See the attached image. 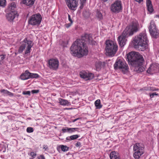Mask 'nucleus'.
<instances>
[{
    "label": "nucleus",
    "instance_id": "obj_36",
    "mask_svg": "<svg viewBox=\"0 0 159 159\" xmlns=\"http://www.w3.org/2000/svg\"><path fill=\"white\" fill-rule=\"evenodd\" d=\"M22 94L24 95H30V91H25L23 92Z\"/></svg>",
    "mask_w": 159,
    "mask_h": 159
},
{
    "label": "nucleus",
    "instance_id": "obj_8",
    "mask_svg": "<svg viewBox=\"0 0 159 159\" xmlns=\"http://www.w3.org/2000/svg\"><path fill=\"white\" fill-rule=\"evenodd\" d=\"M115 69L121 70L124 73L128 71L129 68L127 64L124 61L121 59L117 60L114 65Z\"/></svg>",
    "mask_w": 159,
    "mask_h": 159
},
{
    "label": "nucleus",
    "instance_id": "obj_43",
    "mask_svg": "<svg viewBox=\"0 0 159 159\" xmlns=\"http://www.w3.org/2000/svg\"><path fill=\"white\" fill-rule=\"evenodd\" d=\"M81 145V143L80 142H77L76 144H75V146L76 147H79V146H80Z\"/></svg>",
    "mask_w": 159,
    "mask_h": 159
},
{
    "label": "nucleus",
    "instance_id": "obj_17",
    "mask_svg": "<svg viewBox=\"0 0 159 159\" xmlns=\"http://www.w3.org/2000/svg\"><path fill=\"white\" fill-rule=\"evenodd\" d=\"M157 67L156 65L152 64L148 68L147 72L149 73L153 74L157 72Z\"/></svg>",
    "mask_w": 159,
    "mask_h": 159
},
{
    "label": "nucleus",
    "instance_id": "obj_34",
    "mask_svg": "<svg viewBox=\"0 0 159 159\" xmlns=\"http://www.w3.org/2000/svg\"><path fill=\"white\" fill-rule=\"evenodd\" d=\"M30 155L32 157L30 159H33L36 156V154L33 152H31L30 153Z\"/></svg>",
    "mask_w": 159,
    "mask_h": 159
},
{
    "label": "nucleus",
    "instance_id": "obj_32",
    "mask_svg": "<svg viewBox=\"0 0 159 159\" xmlns=\"http://www.w3.org/2000/svg\"><path fill=\"white\" fill-rule=\"evenodd\" d=\"M6 0H0V6L4 7L6 5Z\"/></svg>",
    "mask_w": 159,
    "mask_h": 159
},
{
    "label": "nucleus",
    "instance_id": "obj_3",
    "mask_svg": "<svg viewBox=\"0 0 159 159\" xmlns=\"http://www.w3.org/2000/svg\"><path fill=\"white\" fill-rule=\"evenodd\" d=\"M134 41L136 48H138L141 51L145 50L147 47L148 41L146 33L143 32L140 33L135 37Z\"/></svg>",
    "mask_w": 159,
    "mask_h": 159
},
{
    "label": "nucleus",
    "instance_id": "obj_39",
    "mask_svg": "<svg viewBox=\"0 0 159 159\" xmlns=\"http://www.w3.org/2000/svg\"><path fill=\"white\" fill-rule=\"evenodd\" d=\"M39 92V90H33L31 91V92L33 93H38Z\"/></svg>",
    "mask_w": 159,
    "mask_h": 159
},
{
    "label": "nucleus",
    "instance_id": "obj_31",
    "mask_svg": "<svg viewBox=\"0 0 159 159\" xmlns=\"http://www.w3.org/2000/svg\"><path fill=\"white\" fill-rule=\"evenodd\" d=\"M39 77V75L37 74L30 73V78H37Z\"/></svg>",
    "mask_w": 159,
    "mask_h": 159
},
{
    "label": "nucleus",
    "instance_id": "obj_19",
    "mask_svg": "<svg viewBox=\"0 0 159 159\" xmlns=\"http://www.w3.org/2000/svg\"><path fill=\"white\" fill-rule=\"evenodd\" d=\"M146 5L148 11L150 12H152L153 11V9L151 2L150 0H147Z\"/></svg>",
    "mask_w": 159,
    "mask_h": 159
},
{
    "label": "nucleus",
    "instance_id": "obj_47",
    "mask_svg": "<svg viewBox=\"0 0 159 159\" xmlns=\"http://www.w3.org/2000/svg\"><path fill=\"white\" fill-rule=\"evenodd\" d=\"M80 119V118H76L75 119V121H76L77 120H78L79 119Z\"/></svg>",
    "mask_w": 159,
    "mask_h": 159
},
{
    "label": "nucleus",
    "instance_id": "obj_40",
    "mask_svg": "<svg viewBox=\"0 0 159 159\" xmlns=\"http://www.w3.org/2000/svg\"><path fill=\"white\" fill-rule=\"evenodd\" d=\"M43 148L44 149L45 151H46L48 149V147L47 145H44L43 146Z\"/></svg>",
    "mask_w": 159,
    "mask_h": 159
},
{
    "label": "nucleus",
    "instance_id": "obj_5",
    "mask_svg": "<svg viewBox=\"0 0 159 159\" xmlns=\"http://www.w3.org/2000/svg\"><path fill=\"white\" fill-rule=\"evenodd\" d=\"M33 46L32 42L30 40H28L26 39H25L21 43L18 52L19 53H21L26 49L25 53V54L29 53L30 52L31 49Z\"/></svg>",
    "mask_w": 159,
    "mask_h": 159
},
{
    "label": "nucleus",
    "instance_id": "obj_41",
    "mask_svg": "<svg viewBox=\"0 0 159 159\" xmlns=\"http://www.w3.org/2000/svg\"><path fill=\"white\" fill-rule=\"evenodd\" d=\"M68 20L70 21V23H71V24H72L73 21L70 18V15L69 14L68 15Z\"/></svg>",
    "mask_w": 159,
    "mask_h": 159
},
{
    "label": "nucleus",
    "instance_id": "obj_10",
    "mask_svg": "<svg viewBox=\"0 0 159 159\" xmlns=\"http://www.w3.org/2000/svg\"><path fill=\"white\" fill-rule=\"evenodd\" d=\"M148 29L150 35L155 38H157L159 33V31L157 29L153 20L151 21L149 24Z\"/></svg>",
    "mask_w": 159,
    "mask_h": 159
},
{
    "label": "nucleus",
    "instance_id": "obj_29",
    "mask_svg": "<svg viewBox=\"0 0 159 159\" xmlns=\"http://www.w3.org/2000/svg\"><path fill=\"white\" fill-rule=\"evenodd\" d=\"M63 133H69V128L67 127H65L61 129Z\"/></svg>",
    "mask_w": 159,
    "mask_h": 159
},
{
    "label": "nucleus",
    "instance_id": "obj_7",
    "mask_svg": "<svg viewBox=\"0 0 159 159\" xmlns=\"http://www.w3.org/2000/svg\"><path fill=\"white\" fill-rule=\"evenodd\" d=\"M139 28V23L137 22H134L131 25L126 27L124 31V33H126L129 35H132L134 32L138 31Z\"/></svg>",
    "mask_w": 159,
    "mask_h": 159
},
{
    "label": "nucleus",
    "instance_id": "obj_33",
    "mask_svg": "<svg viewBox=\"0 0 159 159\" xmlns=\"http://www.w3.org/2000/svg\"><path fill=\"white\" fill-rule=\"evenodd\" d=\"M26 131L27 132L30 133L33 132V128L32 127H29L27 128Z\"/></svg>",
    "mask_w": 159,
    "mask_h": 159
},
{
    "label": "nucleus",
    "instance_id": "obj_45",
    "mask_svg": "<svg viewBox=\"0 0 159 159\" xmlns=\"http://www.w3.org/2000/svg\"><path fill=\"white\" fill-rule=\"evenodd\" d=\"M136 2H138L139 3H140L142 2L143 0H135Z\"/></svg>",
    "mask_w": 159,
    "mask_h": 159
},
{
    "label": "nucleus",
    "instance_id": "obj_28",
    "mask_svg": "<svg viewBox=\"0 0 159 159\" xmlns=\"http://www.w3.org/2000/svg\"><path fill=\"white\" fill-rule=\"evenodd\" d=\"M79 129L78 128H69V133H72L75 131L79 132Z\"/></svg>",
    "mask_w": 159,
    "mask_h": 159
},
{
    "label": "nucleus",
    "instance_id": "obj_6",
    "mask_svg": "<svg viewBox=\"0 0 159 159\" xmlns=\"http://www.w3.org/2000/svg\"><path fill=\"white\" fill-rule=\"evenodd\" d=\"M144 145L141 143H135L133 146V156L135 159H139L144 153Z\"/></svg>",
    "mask_w": 159,
    "mask_h": 159
},
{
    "label": "nucleus",
    "instance_id": "obj_23",
    "mask_svg": "<svg viewBox=\"0 0 159 159\" xmlns=\"http://www.w3.org/2000/svg\"><path fill=\"white\" fill-rule=\"evenodd\" d=\"M0 92L3 95L7 96H13V94L7 90L2 89L1 90Z\"/></svg>",
    "mask_w": 159,
    "mask_h": 159
},
{
    "label": "nucleus",
    "instance_id": "obj_13",
    "mask_svg": "<svg viewBox=\"0 0 159 159\" xmlns=\"http://www.w3.org/2000/svg\"><path fill=\"white\" fill-rule=\"evenodd\" d=\"M80 75L81 78L85 79L86 80H91L94 77L93 74L84 71L80 72Z\"/></svg>",
    "mask_w": 159,
    "mask_h": 159
},
{
    "label": "nucleus",
    "instance_id": "obj_44",
    "mask_svg": "<svg viewBox=\"0 0 159 159\" xmlns=\"http://www.w3.org/2000/svg\"><path fill=\"white\" fill-rule=\"evenodd\" d=\"M81 5H83V4L85 2L86 0H80Z\"/></svg>",
    "mask_w": 159,
    "mask_h": 159
},
{
    "label": "nucleus",
    "instance_id": "obj_2",
    "mask_svg": "<svg viewBox=\"0 0 159 159\" xmlns=\"http://www.w3.org/2000/svg\"><path fill=\"white\" fill-rule=\"evenodd\" d=\"M127 58L129 65L134 67V70L137 72H141L144 70L142 63L144 59L142 55L138 52H131L127 55Z\"/></svg>",
    "mask_w": 159,
    "mask_h": 159
},
{
    "label": "nucleus",
    "instance_id": "obj_26",
    "mask_svg": "<svg viewBox=\"0 0 159 159\" xmlns=\"http://www.w3.org/2000/svg\"><path fill=\"white\" fill-rule=\"evenodd\" d=\"M94 104L97 109H100L102 107V105L101 104V102L100 99H98L96 101Z\"/></svg>",
    "mask_w": 159,
    "mask_h": 159
},
{
    "label": "nucleus",
    "instance_id": "obj_21",
    "mask_svg": "<svg viewBox=\"0 0 159 159\" xmlns=\"http://www.w3.org/2000/svg\"><path fill=\"white\" fill-rule=\"evenodd\" d=\"M16 7V5L15 2H12L10 3L8 6V10L10 11H15Z\"/></svg>",
    "mask_w": 159,
    "mask_h": 159
},
{
    "label": "nucleus",
    "instance_id": "obj_4",
    "mask_svg": "<svg viewBox=\"0 0 159 159\" xmlns=\"http://www.w3.org/2000/svg\"><path fill=\"white\" fill-rule=\"evenodd\" d=\"M106 53L109 56H113L118 49V46L116 43L111 40L107 41L106 42Z\"/></svg>",
    "mask_w": 159,
    "mask_h": 159
},
{
    "label": "nucleus",
    "instance_id": "obj_37",
    "mask_svg": "<svg viewBox=\"0 0 159 159\" xmlns=\"http://www.w3.org/2000/svg\"><path fill=\"white\" fill-rule=\"evenodd\" d=\"M5 58L4 56L3 55H0V65L1 64V61Z\"/></svg>",
    "mask_w": 159,
    "mask_h": 159
},
{
    "label": "nucleus",
    "instance_id": "obj_9",
    "mask_svg": "<svg viewBox=\"0 0 159 159\" xmlns=\"http://www.w3.org/2000/svg\"><path fill=\"white\" fill-rule=\"evenodd\" d=\"M110 9L111 12L115 13L121 11L122 9L121 2L120 1H116L111 5Z\"/></svg>",
    "mask_w": 159,
    "mask_h": 159
},
{
    "label": "nucleus",
    "instance_id": "obj_20",
    "mask_svg": "<svg viewBox=\"0 0 159 159\" xmlns=\"http://www.w3.org/2000/svg\"><path fill=\"white\" fill-rule=\"evenodd\" d=\"M110 159H120L118 154L115 151L112 152L110 153Z\"/></svg>",
    "mask_w": 159,
    "mask_h": 159
},
{
    "label": "nucleus",
    "instance_id": "obj_12",
    "mask_svg": "<svg viewBox=\"0 0 159 159\" xmlns=\"http://www.w3.org/2000/svg\"><path fill=\"white\" fill-rule=\"evenodd\" d=\"M59 61L57 59H51L48 61V67L53 70H56L59 66Z\"/></svg>",
    "mask_w": 159,
    "mask_h": 159
},
{
    "label": "nucleus",
    "instance_id": "obj_14",
    "mask_svg": "<svg viewBox=\"0 0 159 159\" xmlns=\"http://www.w3.org/2000/svg\"><path fill=\"white\" fill-rule=\"evenodd\" d=\"M67 6L70 9L74 10L78 5V0H65Z\"/></svg>",
    "mask_w": 159,
    "mask_h": 159
},
{
    "label": "nucleus",
    "instance_id": "obj_38",
    "mask_svg": "<svg viewBox=\"0 0 159 159\" xmlns=\"http://www.w3.org/2000/svg\"><path fill=\"white\" fill-rule=\"evenodd\" d=\"M157 95V94L156 93L154 92L152 93V94H150V96L151 98H152L154 96Z\"/></svg>",
    "mask_w": 159,
    "mask_h": 159
},
{
    "label": "nucleus",
    "instance_id": "obj_35",
    "mask_svg": "<svg viewBox=\"0 0 159 159\" xmlns=\"http://www.w3.org/2000/svg\"><path fill=\"white\" fill-rule=\"evenodd\" d=\"M102 64V63L101 62H99L97 63L96 64V68L98 69H100L101 67Z\"/></svg>",
    "mask_w": 159,
    "mask_h": 159
},
{
    "label": "nucleus",
    "instance_id": "obj_42",
    "mask_svg": "<svg viewBox=\"0 0 159 159\" xmlns=\"http://www.w3.org/2000/svg\"><path fill=\"white\" fill-rule=\"evenodd\" d=\"M72 24H71V23L66 24L65 25V26L67 28H68L69 27L71 26V25H72Z\"/></svg>",
    "mask_w": 159,
    "mask_h": 159
},
{
    "label": "nucleus",
    "instance_id": "obj_25",
    "mask_svg": "<svg viewBox=\"0 0 159 159\" xmlns=\"http://www.w3.org/2000/svg\"><path fill=\"white\" fill-rule=\"evenodd\" d=\"M59 101L60 104L62 105H66L69 103V102L66 99L60 98L59 99Z\"/></svg>",
    "mask_w": 159,
    "mask_h": 159
},
{
    "label": "nucleus",
    "instance_id": "obj_48",
    "mask_svg": "<svg viewBox=\"0 0 159 159\" xmlns=\"http://www.w3.org/2000/svg\"><path fill=\"white\" fill-rule=\"evenodd\" d=\"M72 122H75V119L74 120H72Z\"/></svg>",
    "mask_w": 159,
    "mask_h": 159
},
{
    "label": "nucleus",
    "instance_id": "obj_46",
    "mask_svg": "<svg viewBox=\"0 0 159 159\" xmlns=\"http://www.w3.org/2000/svg\"><path fill=\"white\" fill-rule=\"evenodd\" d=\"M40 157L41 158V159H45V158L43 155H41Z\"/></svg>",
    "mask_w": 159,
    "mask_h": 159
},
{
    "label": "nucleus",
    "instance_id": "obj_16",
    "mask_svg": "<svg viewBox=\"0 0 159 159\" xmlns=\"http://www.w3.org/2000/svg\"><path fill=\"white\" fill-rule=\"evenodd\" d=\"M6 16L7 19L8 21H11L14 20L15 17L17 16V12L15 11H10Z\"/></svg>",
    "mask_w": 159,
    "mask_h": 159
},
{
    "label": "nucleus",
    "instance_id": "obj_49",
    "mask_svg": "<svg viewBox=\"0 0 159 159\" xmlns=\"http://www.w3.org/2000/svg\"><path fill=\"white\" fill-rule=\"evenodd\" d=\"M103 2H106L108 0H102Z\"/></svg>",
    "mask_w": 159,
    "mask_h": 159
},
{
    "label": "nucleus",
    "instance_id": "obj_50",
    "mask_svg": "<svg viewBox=\"0 0 159 159\" xmlns=\"http://www.w3.org/2000/svg\"><path fill=\"white\" fill-rule=\"evenodd\" d=\"M158 17H159V16H158Z\"/></svg>",
    "mask_w": 159,
    "mask_h": 159
},
{
    "label": "nucleus",
    "instance_id": "obj_18",
    "mask_svg": "<svg viewBox=\"0 0 159 159\" xmlns=\"http://www.w3.org/2000/svg\"><path fill=\"white\" fill-rule=\"evenodd\" d=\"M30 73L27 70H26L25 72L20 76V79L23 80H25L30 78Z\"/></svg>",
    "mask_w": 159,
    "mask_h": 159
},
{
    "label": "nucleus",
    "instance_id": "obj_11",
    "mask_svg": "<svg viewBox=\"0 0 159 159\" xmlns=\"http://www.w3.org/2000/svg\"><path fill=\"white\" fill-rule=\"evenodd\" d=\"M42 16L39 13L32 15L29 20V23L32 25H39L42 20Z\"/></svg>",
    "mask_w": 159,
    "mask_h": 159
},
{
    "label": "nucleus",
    "instance_id": "obj_30",
    "mask_svg": "<svg viewBox=\"0 0 159 159\" xmlns=\"http://www.w3.org/2000/svg\"><path fill=\"white\" fill-rule=\"evenodd\" d=\"M96 16L100 19H101L102 18V15L100 11H97Z\"/></svg>",
    "mask_w": 159,
    "mask_h": 159
},
{
    "label": "nucleus",
    "instance_id": "obj_27",
    "mask_svg": "<svg viewBox=\"0 0 159 159\" xmlns=\"http://www.w3.org/2000/svg\"><path fill=\"white\" fill-rule=\"evenodd\" d=\"M60 147L61 150L63 152H66L68 151L69 150V148L66 145H61L60 146Z\"/></svg>",
    "mask_w": 159,
    "mask_h": 159
},
{
    "label": "nucleus",
    "instance_id": "obj_24",
    "mask_svg": "<svg viewBox=\"0 0 159 159\" xmlns=\"http://www.w3.org/2000/svg\"><path fill=\"white\" fill-rule=\"evenodd\" d=\"M79 137V136L77 134L73 135L66 138V140L68 141L75 140L76 139Z\"/></svg>",
    "mask_w": 159,
    "mask_h": 159
},
{
    "label": "nucleus",
    "instance_id": "obj_22",
    "mask_svg": "<svg viewBox=\"0 0 159 159\" xmlns=\"http://www.w3.org/2000/svg\"><path fill=\"white\" fill-rule=\"evenodd\" d=\"M35 0H23V3L27 6H31L34 3Z\"/></svg>",
    "mask_w": 159,
    "mask_h": 159
},
{
    "label": "nucleus",
    "instance_id": "obj_1",
    "mask_svg": "<svg viewBox=\"0 0 159 159\" xmlns=\"http://www.w3.org/2000/svg\"><path fill=\"white\" fill-rule=\"evenodd\" d=\"M85 42L92 45L96 43L93 40L91 34H85L82 36L81 39L77 40L72 44L70 50L73 56L80 57L88 54V50Z\"/></svg>",
    "mask_w": 159,
    "mask_h": 159
},
{
    "label": "nucleus",
    "instance_id": "obj_15",
    "mask_svg": "<svg viewBox=\"0 0 159 159\" xmlns=\"http://www.w3.org/2000/svg\"><path fill=\"white\" fill-rule=\"evenodd\" d=\"M128 34H128L126 33H124L123 31L122 34L119 36L118 38L119 43L121 47H123L125 44L126 41V36Z\"/></svg>",
    "mask_w": 159,
    "mask_h": 159
}]
</instances>
